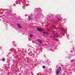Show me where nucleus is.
Listing matches in <instances>:
<instances>
[{
    "label": "nucleus",
    "mask_w": 75,
    "mask_h": 75,
    "mask_svg": "<svg viewBox=\"0 0 75 75\" xmlns=\"http://www.w3.org/2000/svg\"><path fill=\"white\" fill-rule=\"evenodd\" d=\"M42 67H43V68H45V66H43Z\"/></svg>",
    "instance_id": "12"
},
{
    "label": "nucleus",
    "mask_w": 75,
    "mask_h": 75,
    "mask_svg": "<svg viewBox=\"0 0 75 75\" xmlns=\"http://www.w3.org/2000/svg\"><path fill=\"white\" fill-rule=\"evenodd\" d=\"M37 30L39 31H42V29L41 28H38Z\"/></svg>",
    "instance_id": "2"
},
{
    "label": "nucleus",
    "mask_w": 75,
    "mask_h": 75,
    "mask_svg": "<svg viewBox=\"0 0 75 75\" xmlns=\"http://www.w3.org/2000/svg\"><path fill=\"white\" fill-rule=\"evenodd\" d=\"M61 72V71L58 69L56 71V73L57 75H59V73Z\"/></svg>",
    "instance_id": "1"
},
{
    "label": "nucleus",
    "mask_w": 75,
    "mask_h": 75,
    "mask_svg": "<svg viewBox=\"0 0 75 75\" xmlns=\"http://www.w3.org/2000/svg\"><path fill=\"white\" fill-rule=\"evenodd\" d=\"M44 34H48V32H43Z\"/></svg>",
    "instance_id": "7"
},
{
    "label": "nucleus",
    "mask_w": 75,
    "mask_h": 75,
    "mask_svg": "<svg viewBox=\"0 0 75 75\" xmlns=\"http://www.w3.org/2000/svg\"><path fill=\"white\" fill-rule=\"evenodd\" d=\"M62 30L63 32H65V30H64V28L63 27L62 28Z\"/></svg>",
    "instance_id": "5"
},
{
    "label": "nucleus",
    "mask_w": 75,
    "mask_h": 75,
    "mask_svg": "<svg viewBox=\"0 0 75 75\" xmlns=\"http://www.w3.org/2000/svg\"><path fill=\"white\" fill-rule=\"evenodd\" d=\"M17 26L19 27V28H22V26H21L19 24H17Z\"/></svg>",
    "instance_id": "3"
},
{
    "label": "nucleus",
    "mask_w": 75,
    "mask_h": 75,
    "mask_svg": "<svg viewBox=\"0 0 75 75\" xmlns=\"http://www.w3.org/2000/svg\"><path fill=\"white\" fill-rule=\"evenodd\" d=\"M33 34H31L30 35V37L31 38H32V37H33Z\"/></svg>",
    "instance_id": "10"
},
{
    "label": "nucleus",
    "mask_w": 75,
    "mask_h": 75,
    "mask_svg": "<svg viewBox=\"0 0 75 75\" xmlns=\"http://www.w3.org/2000/svg\"><path fill=\"white\" fill-rule=\"evenodd\" d=\"M59 35H58V34H56V35H54V37H59Z\"/></svg>",
    "instance_id": "4"
},
{
    "label": "nucleus",
    "mask_w": 75,
    "mask_h": 75,
    "mask_svg": "<svg viewBox=\"0 0 75 75\" xmlns=\"http://www.w3.org/2000/svg\"><path fill=\"white\" fill-rule=\"evenodd\" d=\"M55 41H58V40H57V39H55Z\"/></svg>",
    "instance_id": "13"
},
{
    "label": "nucleus",
    "mask_w": 75,
    "mask_h": 75,
    "mask_svg": "<svg viewBox=\"0 0 75 75\" xmlns=\"http://www.w3.org/2000/svg\"><path fill=\"white\" fill-rule=\"evenodd\" d=\"M28 19H29V20H31L32 19L31 18V17H30V16H29L28 17Z\"/></svg>",
    "instance_id": "8"
},
{
    "label": "nucleus",
    "mask_w": 75,
    "mask_h": 75,
    "mask_svg": "<svg viewBox=\"0 0 75 75\" xmlns=\"http://www.w3.org/2000/svg\"><path fill=\"white\" fill-rule=\"evenodd\" d=\"M74 69H75V68L73 69V70H74Z\"/></svg>",
    "instance_id": "14"
},
{
    "label": "nucleus",
    "mask_w": 75,
    "mask_h": 75,
    "mask_svg": "<svg viewBox=\"0 0 75 75\" xmlns=\"http://www.w3.org/2000/svg\"><path fill=\"white\" fill-rule=\"evenodd\" d=\"M2 61H5V59H2Z\"/></svg>",
    "instance_id": "11"
},
{
    "label": "nucleus",
    "mask_w": 75,
    "mask_h": 75,
    "mask_svg": "<svg viewBox=\"0 0 75 75\" xmlns=\"http://www.w3.org/2000/svg\"><path fill=\"white\" fill-rule=\"evenodd\" d=\"M32 42H33V41H32Z\"/></svg>",
    "instance_id": "15"
},
{
    "label": "nucleus",
    "mask_w": 75,
    "mask_h": 75,
    "mask_svg": "<svg viewBox=\"0 0 75 75\" xmlns=\"http://www.w3.org/2000/svg\"><path fill=\"white\" fill-rule=\"evenodd\" d=\"M7 10H8V9H7Z\"/></svg>",
    "instance_id": "16"
},
{
    "label": "nucleus",
    "mask_w": 75,
    "mask_h": 75,
    "mask_svg": "<svg viewBox=\"0 0 75 75\" xmlns=\"http://www.w3.org/2000/svg\"><path fill=\"white\" fill-rule=\"evenodd\" d=\"M59 70H60V71H61V67H59Z\"/></svg>",
    "instance_id": "9"
},
{
    "label": "nucleus",
    "mask_w": 75,
    "mask_h": 75,
    "mask_svg": "<svg viewBox=\"0 0 75 75\" xmlns=\"http://www.w3.org/2000/svg\"><path fill=\"white\" fill-rule=\"evenodd\" d=\"M38 41L40 42V44H42V41L40 40H38Z\"/></svg>",
    "instance_id": "6"
}]
</instances>
